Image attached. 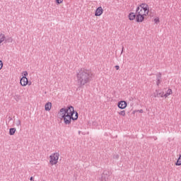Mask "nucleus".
Wrapping results in <instances>:
<instances>
[{
	"mask_svg": "<svg viewBox=\"0 0 181 181\" xmlns=\"http://www.w3.org/2000/svg\"><path fill=\"white\" fill-rule=\"evenodd\" d=\"M45 111H50L52 110V103L48 102L45 104Z\"/></svg>",
	"mask_w": 181,
	"mask_h": 181,
	"instance_id": "obj_10",
	"label": "nucleus"
},
{
	"mask_svg": "<svg viewBox=\"0 0 181 181\" xmlns=\"http://www.w3.org/2000/svg\"><path fill=\"white\" fill-rule=\"evenodd\" d=\"M173 94V90L169 88H164L163 89H157L153 93L155 98H168L169 95Z\"/></svg>",
	"mask_w": 181,
	"mask_h": 181,
	"instance_id": "obj_4",
	"label": "nucleus"
},
{
	"mask_svg": "<svg viewBox=\"0 0 181 181\" xmlns=\"http://www.w3.org/2000/svg\"><path fill=\"white\" fill-rule=\"evenodd\" d=\"M15 132H16V128H11L9 129V134L10 135H15Z\"/></svg>",
	"mask_w": 181,
	"mask_h": 181,
	"instance_id": "obj_14",
	"label": "nucleus"
},
{
	"mask_svg": "<svg viewBox=\"0 0 181 181\" xmlns=\"http://www.w3.org/2000/svg\"><path fill=\"white\" fill-rule=\"evenodd\" d=\"M178 159H181V156H180L179 158Z\"/></svg>",
	"mask_w": 181,
	"mask_h": 181,
	"instance_id": "obj_27",
	"label": "nucleus"
},
{
	"mask_svg": "<svg viewBox=\"0 0 181 181\" xmlns=\"http://www.w3.org/2000/svg\"><path fill=\"white\" fill-rule=\"evenodd\" d=\"M105 172H107V171H104L103 175H105Z\"/></svg>",
	"mask_w": 181,
	"mask_h": 181,
	"instance_id": "obj_26",
	"label": "nucleus"
},
{
	"mask_svg": "<svg viewBox=\"0 0 181 181\" xmlns=\"http://www.w3.org/2000/svg\"><path fill=\"white\" fill-rule=\"evenodd\" d=\"M93 72L86 68L80 69L76 73V83L78 87H84L93 78Z\"/></svg>",
	"mask_w": 181,
	"mask_h": 181,
	"instance_id": "obj_2",
	"label": "nucleus"
},
{
	"mask_svg": "<svg viewBox=\"0 0 181 181\" xmlns=\"http://www.w3.org/2000/svg\"><path fill=\"white\" fill-rule=\"evenodd\" d=\"M118 115H119L120 117H126L127 112L124 110H122L118 112Z\"/></svg>",
	"mask_w": 181,
	"mask_h": 181,
	"instance_id": "obj_12",
	"label": "nucleus"
},
{
	"mask_svg": "<svg viewBox=\"0 0 181 181\" xmlns=\"http://www.w3.org/2000/svg\"><path fill=\"white\" fill-rule=\"evenodd\" d=\"M154 23L158 25V23H159L160 22V21L159 20V18L158 17H156L154 18L153 20Z\"/></svg>",
	"mask_w": 181,
	"mask_h": 181,
	"instance_id": "obj_17",
	"label": "nucleus"
},
{
	"mask_svg": "<svg viewBox=\"0 0 181 181\" xmlns=\"http://www.w3.org/2000/svg\"><path fill=\"white\" fill-rule=\"evenodd\" d=\"M60 154L59 153H54L50 156L51 159H59Z\"/></svg>",
	"mask_w": 181,
	"mask_h": 181,
	"instance_id": "obj_11",
	"label": "nucleus"
},
{
	"mask_svg": "<svg viewBox=\"0 0 181 181\" xmlns=\"http://www.w3.org/2000/svg\"><path fill=\"white\" fill-rule=\"evenodd\" d=\"M160 83H162V79L160 78V76L157 78L156 80V85L157 86H160Z\"/></svg>",
	"mask_w": 181,
	"mask_h": 181,
	"instance_id": "obj_15",
	"label": "nucleus"
},
{
	"mask_svg": "<svg viewBox=\"0 0 181 181\" xmlns=\"http://www.w3.org/2000/svg\"><path fill=\"white\" fill-rule=\"evenodd\" d=\"M6 42V37L5 36V34L0 33V46L5 43Z\"/></svg>",
	"mask_w": 181,
	"mask_h": 181,
	"instance_id": "obj_9",
	"label": "nucleus"
},
{
	"mask_svg": "<svg viewBox=\"0 0 181 181\" xmlns=\"http://www.w3.org/2000/svg\"><path fill=\"white\" fill-rule=\"evenodd\" d=\"M101 181H107V178L105 177H104V175H102Z\"/></svg>",
	"mask_w": 181,
	"mask_h": 181,
	"instance_id": "obj_21",
	"label": "nucleus"
},
{
	"mask_svg": "<svg viewBox=\"0 0 181 181\" xmlns=\"http://www.w3.org/2000/svg\"><path fill=\"white\" fill-rule=\"evenodd\" d=\"M115 69H116V70H119V66H118V65L115 66Z\"/></svg>",
	"mask_w": 181,
	"mask_h": 181,
	"instance_id": "obj_22",
	"label": "nucleus"
},
{
	"mask_svg": "<svg viewBox=\"0 0 181 181\" xmlns=\"http://www.w3.org/2000/svg\"><path fill=\"white\" fill-rule=\"evenodd\" d=\"M30 180H33V177H30Z\"/></svg>",
	"mask_w": 181,
	"mask_h": 181,
	"instance_id": "obj_23",
	"label": "nucleus"
},
{
	"mask_svg": "<svg viewBox=\"0 0 181 181\" xmlns=\"http://www.w3.org/2000/svg\"><path fill=\"white\" fill-rule=\"evenodd\" d=\"M56 2L58 5H60V4H63V0H56Z\"/></svg>",
	"mask_w": 181,
	"mask_h": 181,
	"instance_id": "obj_19",
	"label": "nucleus"
},
{
	"mask_svg": "<svg viewBox=\"0 0 181 181\" xmlns=\"http://www.w3.org/2000/svg\"><path fill=\"white\" fill-rule=\"evenodd\" d=\"M20 84L22 87H26V86L29 84V80L27 78V77H22L20 79Z\"/></svg>",
	"mask_w": 181,
	"mask_h": 181,
	"instance_id": "obj_6",
	"label": "nucleus"
},
{
	"mask_svg": "<svg viewBox=\"0 0 181 181\" xmlns=\"http://www.w3.org/2000/svg\"><path fill=\"white\" fill-rule=\"evenodd\" d=\"M2 67H4V62L0 60V70H2Z\"/></svg>",
	"mask_w": 181,
	"mask_h": 181,
	"instance_id": "obj_20",
	"label": "nucleus"
},
{
	"mask_svg": "<svg viewBox=\"0 0 181 181\" xmlns=\"http://www.w3.org/2000/svg\"><path fill=\"white\" fill-rule=\"evenodd\" d=\"M117 107L119 110H125L128 107V103L125 100H120L117 103Z\"/></svg>",
	"mask_w": 181,
	"mask_h": 181,
	"instance_id": "obj_5",
	"label": "nucleus"
},
{
	"mask_svg": "<svg viewBox=\"0 0 181 181\" xmlns=\"http://www.w3.org/2000/svg\"><path fill=\"white\" fill-rule=\"evenodd\" d=\"M176 166H180L181 165V160L177 159V162L175 163Z\"/></svg>",
	"mask_w": 181,
	"mask_h": 181,
	"instance_id": "obj_18",
	"label": "nucleus"
},
{
	"mask_svg": "<svg viewBox=\"0 0 181 181\" xmlns=\"http://www.w3.org/2000/svg\"><path fill=\"white\" fill-rule=\"evenodd\" d=\"M150 7L146 3H141L136 8V22L142 23L149 16Z\"/></svg>",
	"mask_w": 181,
	"mask_h": 181,
	"instance_id": "obj_3",
	"label": "nucleus"
},
{
	"mask_svg": "<svg viewBox=\"0 0 181 181\" xmlns=\"http://www.w3.org/2000/svg\"><path fill=\"white\" fill-rule=\"evenodd\" d=\"M103 13H104V9L103 8V7L99 6L96 8L95 11V16H101Z\"/></svg>",
	"mask_w": 181,
	"mask_h": 181,
	"instance_id": "obj_7",
	"label": "nucleus"
},
{
	"mask_svg": "<svg viewBox=\"0 0 181 181\" xmlns=\"http://www.w3.org/2000/svg\"><path fill=\"white\" fill-rule=\"evenodd\" d=\"M128 18L129 19V21H135L136 19V13H134V12H131Z\"/></svg>",
	"mask_w": 181,
	"mask_h": 181,
	"instance_id": "obj_8",
	"label": "nucleus"
},
{
	"mask_svg": "<svg viewBox=\"0 0 181 181\" xmlns=\"http://www.w3.org/2000/svg\"><path fill=\"white\" fill-rule=\"evenodd\" d=\"M58 118L63 121L65 125H70L71 121H76L78 119V113L74 110L73 106L62 107L59 110L57 115Z\"/></svg>",
	"mask_w": 181,
	"mask_h": 181,
	"instance_id": "obj_1",
	"label": "nucleus"
},
{
	"mask_svg": "<svg viewBox=\"0 0 181 181\" xmlns=\"http://www.w3.org/2000/svg\"><path fill=\"white\" fill-rule=\"evenodd\" d=\"M29 75V74L28 73V71H24L21 73V76L22 77H28V76Z\"/></svg>",
	"mask_w": 181,
	"mask_h": 181,
	"instance_id": "obj_16",
	"label": "nucleus"
},
{
	"mask_svg": "<svg viewBox=\"0 0 181 181\" xmlns=\"http://www.w3.org/2000/svg\"><path fill=\"white\" fill-rule=\"evenodd\" d=\"M18 125H21V121L20 120L18 121Z\"/></svg>",
	"mask_w": 181,
	"mask_h": 181,
	"instance_id": "obj_25",
	"label": "nucleus"
},
{
	"mask_svg": "<svg viewBox=\"0 0 181 181\" xmlns=\"http://www.w3.org/2000/svg\"><path fill=\"white\" fill-rule=\"evenodd\" d=\"M139 112H144V110H139Z\"/></svg>",
	"mask_w": 181,
	"mask_h": 181,
	"instance_id": "obj_24",
	"label": "nucleus"
},
{
	"mask_svg": "<svg viewBox=\"0 0 181 181\" xmlns=\"http://www.w3.org/2000/svg\"><path fill=\"white\" fill-rule=\"evenodd\" d=\"M58 160H59L58 159H51V160H49V163L52 165H56V163H57Z\"/></svg>",
	"mask_w": 181,
	"mask_h": 181,
	"instance_id": "obj_13",
	"label": "nucleus"
}]
</instances>
